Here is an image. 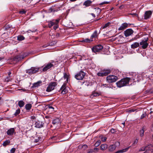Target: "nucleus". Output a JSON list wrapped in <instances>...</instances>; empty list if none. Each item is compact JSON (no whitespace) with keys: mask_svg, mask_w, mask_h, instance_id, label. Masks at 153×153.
Returning <instances> with one entry per match:
<instances>
[{"mask_svg":"<svg viewBox=\"0 0 153 153\" xmlns=\"http://www.w3.org/2000/svg\"><path fill=\"white\" fill-rule=\"evenodd\" d=\"M57 62H55L54 61L52 60L51 62L45 64L43 66L41 72H45L48 70L52 68H54L57 65ZM42 68V67H41Z\"/></svg>","mask_w":153,"mask_h":153,"instance_id":"1","label":"nucleus"},{"mask_svg":"<svg viewBox=\"0 0 153 153\" xmlns=\"http://www.w3.org/2000/svg\"><path fill=\"white\" fill-rule=\"evenodd\" d=\"M130 78L126 77L122 79L116 83L117 86L119 88L127 85H128Z\"/></svg>","mask_w":153,"mask_h":153,"instance_id":"2","label":"nucleus"},{"mask_svg":"<svg viewBox=\"0 0 153 153\" xmlns=\"http://www.w3.org/2000/svg\"><path fill=\"white\" fill-rule=\"evenodd\" d=\"M42 67H32L30 69L26 70V73L30 75L36 73L40 71H41Z\"/></svg>","mask_w":153,"mask_h":153,"instance_id":"3","label":"nucleus"},{"mask_svg":"<svg viewBox=\"0 0 153 153\" xmlns=\"http://www.w3.org/2000/svg\"><path fill=\"white\" fill-rule=\"evenodd\" d=\"M148 39V37L145 38L140 42L139 44L142 46L141 47L143 49H145L147 47L148 45V43H147Z\"/></svg>","mask_w":153,"mask_h":153,"instance_id":"4","label":"nucleus"},{"mask_svg":"<svg viewBox=\"0 0 153 153\" xmlns=\"http://www.w3.org/2000/svg\"><path fill=\"white\" fill-rule=\"evenodd\" d=\"M85 74V73L83 71H80L75 75V77L77 80H82L84 78Z\"/></svg>","mask_w":153,"mask_h":153,"instance_id":"5","label":"nucleus"},{"mask_svg":"<svg viewBox=\"0 0 153 153\" xmlns=\"http://www.w3.org/2000/svg\"><path fill=\"white\" fill-rule=\"evenodd\" d=\"M118 79L117 76L113 75H109L107 77V81L109 83H112L116 82Z\"/></svg>","mask_w":153,"mask_h":153,"instance_id":"6","label":"nucleus"},{"mask_svg":"<svg viewBox=\"0 0 153 153\" xmlns=\"http://www.w3.org/2000/svg\"><path fill=\"white\" fill-rule=\"evenodd\" d=\"M103 48V47L102 45H98L93 47L92 48V50L93 52L96 53L101 51Z\"/></svg>","mask_w":153,"mask_h":153,"instance_id":"7","label":"nucleus"},{"mask_svg":"<svg viewBox=\"0 0 153 153\" xmlns=\"http://www.w3.org/2000/svg\"><path fill=\"white\" fill-rule=\"evenodd\" d=\"M110 72L111 70L110 69L104 70L101 72L98 73L97 75L99 76H103L107 75L110 74Z\"/></svg>","mask_w":153,"mask_h":153,"instance_id":"8","label":"nucleus"},{"mask_svg":"<svg viewBox=\"0 0 153 153\" xmlns=\"http://www.w3.org/2000/svg\"><path fill=\"white\" fill-rule=\"evenodd\" d=\"M132 79L134 82H139L141 79V77L140 75H139L138 73L134 72L132 74Z\"/></svg>","mask_w":153,"mask_h":153,"instance_id":"9","label":"nucleus"},{"mask_svg":"<svg viewBox=\"0 0 153 153\" xmlns=\"http://www.w3.org/2000/svg\"><path fill=\"white\" fill-rule=\"evenodd\" d=\"M56 85V82H53L50 83L47 87L46 91L48 92L51 91L54 89Z\"/></svg>","mask_w":153,"mask_h":153,"instance_id":"10","label":"nucleus"},{"mask_svg":"<svg viewBox=\"0 0 153 153\" xmlns=\"http://www.w3.org/2000/svg\"><path fill=\"white\" fill-rule=\"evenodd\" d=\"M60 10V7L56 6L55 5L52 6L49 9V11L50 12H56Z\"/></svg>","mask_w":153,"mask_h":153,"instance_id":"11","label":"nucleus"},{"mask_svg":"<svg viewBox=\"0 0 153 153\" xmlns=\"http://www.w3.org/2000/svg\"><path fill=\"white\" fill-rule=\"evenodd\" d=\"M44 123L39 120L36 121L35 127L36 128H40L43 127Z\"/></svg>","mask_w":153,"mask_h":153,"instance_id":"12","label":"nucleus"},{"mask_svg":"<svg viewBox=\"0 0 153 153\" xmlns=\"http://www.w3.org/2000/svg\"><path fill=\"white\" fill-rule=\"evenodd\" d=\"M119 142H116L115 143V144L111 145L109 146L108 148L109 151L111 152L113 151L115 149L117 146H119Z\"/></svg>","mask_w":153,"mask_h":153,"instance_id":"13","label":"nucleus"},{"mask_svg":"<svg viewBox=\"0 0 153 153\" xmlns=\"http://www.w3.org/2000/svg\"><path fill=\"white\" fill-rule=\"evenodd\" d=\"M66 84L65 83H64L62 87H61L60 90L61 91V94H64L67 93L68 91L66 87Z\"/></svg>","mask_w":153,"mask_h":153,"instance_id":"14","label":"nucleus"},{"mask_svg":"<svg viewBox=\"0 0 153 153\" xmlns=\"http://www.w3.org/2000/svg\"><path fill=\"white\" fill-rule=\"evenodd\" d=\"M152 13V12L151 10L146 11L144 15V19H149L151 16Z\"/></svg>","mask_w":153,"mask_h":153,"instance_id":"15","label":"nucleus"},{"mask_svg":"<svg viewBox=\"0 0 153 153\" xmlns=\"http://www.w3.org/2000/svg\"><path fill=\"white\" fill-rule=\"evenodd\" d=\"M134 32L131 29H128L124 31V34L126 37H128L131 35Z\"/></svg>","mask_w":153,"mask_h":153,"instance_id":"16","label":"nucleus"},{"mask_svg":"<svg viewBox=\"0 0 153 153\" xmlns=\"http://www.w3.org/2000/svg\"><path fill=\"white\" fill-rule=\"evenodd\" d=\"M16 132L15 128H11L9 129L7 131V134L9 136H12L14 134H15Z\"/></svg>","mask_w":153,"mask_h":153,"instance_id":"17","label":"nucleus"},{"mask_svg":"<svg viewBox=\"0 0 153 153\" xmlns=\"http://www.w3.org/2000/svg\"><path fill=\"white\" fill-rule=\"evenodd\" d=\"M152 146L150 145L147 146L146 147V151L145 152L146 153H152L153 151V149L151 148Z\"/></svg>","mask_w":153,"mask_h":153,"instance_id":"18","label":"nucleus"},{"mask_svg":"<svg viewBox=\"0 0 153 153\" xmlns=\"http://www.w3.org/2000/svg\"><path fill=\"white\" fill-rule=\"evenodd\" d=\"M128 26L127 23H124L122 24L120 27L118 29L119 30H123L126 29Z\"/></svg>","mask_w":153,"mask_h":153,"instance_id":"19","label":"nucleus"},{"mask_svg":"<svg viewBox=\"0 0 153 153\" xmlns=\"http://www.w3.org/2000/svg\"><path fill=\"white\" fill-rule=\"evenodd\" d=\"M61 123L60 120L59 118H57L53 120L52 124L53 125H57Z\"/></svg>","mask_w":153,"mask_h":153,"instance_id":"20","label":"nucleus"},{"mask_svg":"<svg viewBox=\"0 0 153 153\" xmlns=\"http://www.w3.org/2000/svg\"><path fill=\"white\" fill-rule=\"evenodd\" d=\"M92 1L90 0H87L85 1L83 4V5L86 7L90 6L91 4Z\"/></svg>","mask_w":153,"mask_h":153,"instance_id":"21","label":"nucleus"},{"mask_svg":"<svg viewBox=\"0 0 153 153\" xmlns=\"http://www.w3.org/2000/svg\"><path fill=\"white\" fill-rule=\"evenodd\" d=\"M140 45L138 42H135L131 45V48L132 49H135L138 47Z\"/></svg>","mask_w":153,"mask_h":153,"instance_id":"22","label":"nucleus"},{"mask_svg":"<svg viewBox=\"0 0 153 153\" xmlns=\"http://www.w3.org/2000/svg\"><path fill=\"white\" fill-rule=\"evenodd\" d=\"M10 140H7L3 142V143L2 144L3 146H4L5 147L7 146L8 145L10 144Z\"/></svg>","mask_w":153,"mask_h":153,"instance_id":"23","label":"nucleus"},{"mask_svg":"<svg viewBox=\"0 0 153 153\" xmlns=\"http://www.w3.org/2000/svg\"><path fill=\"white\" fill-rule=\"evenodd\" d=\"M93 40L91 38H90V39L86 38L85 39H83L81 41V42H90L93 41Z\"/></svg>","mask_w":153,"mask_h":153,"instance_id":"24","label":"nucleus"},{"mask_svg":"<svg viewBox=\"0 0 153 153\" xmlns=\"http://www.w3.org/2000/svg\"><path fill=\"white\" fill-rule=\"evenodd\" d=\"M63 79H65V82L64 83H65L66 84V83H68V76L67 75V74L66 73H64V76L63 77Z\"/></svg>","mask_w":153,"mask_h":153,"instance_id":"25","label":"nucleus"},{"mask_svg":"<svg viewBox=\"0 0 153 153\" xmlns=\"http://www.w3.org/2000/svg\"><path fill=\"white\" fill-rule=\"evenodd\" d=\"M97 36V30L95 31L93 34L92 35L91 38L93 39V38H95Z\"/></svg>","mask_w":153,"mask_h":153,"instance_id":"26","label":"nucleus"},{"mask_svg":"<svg viewBox=\"0 0 153 153\" xmlns=\"http://www.w3.org/2000/svg\"><path fill=\"white\" fill-rule=\"evenodd\" d=\"M100 147L102 150H105L107 148V145L106 144H102Z\"/></svg>","mask_w":153,"mask_h":153,"instance_id":"27","label":"nucleus"},{"mask_svg":"<svg viewBox=\"0 0 153 153\" xmlns=\"http://www.w3.org/2000/svg\"><path fill=\"white\" fill-rule=\"evenodd\" d=\"M32 107V105L31 104H27L26 105L25 108L26 110H30Z\"/></svg>","mask_w":153,"mask_h":153,"instance_id":"28","label":"nucleus"},{"mask_svg":"<svg viewBox=\"0 0 153 153\" xmlns=\"http://www.w3.org/2000/svg\"><path fill=\"white\" fill-rule=\"evenodd\" d=\"M145 128L144 127H143L141 130L140 131V135L141 137H142L144 135V129Z\"/></svg>","mask_w":153,"mask_h":153,"instance_id":"29","label":"nucleus"},{"mask_svg":"<svg viewBox=\"0 0 153 153\" xmlns=\"http://www.w3.org/2000/svg\"><path fill=\"white\" fill-rule=\"evenodd\" d=\"M42 83L41 81L38 82H37L34 83L33 85V86L34 87H37L40 86V84Z\"/></svg>","mask_w":153,"mask_h":153,"instance_id":"30","label":"nucleus"},{"mask_svg":"<svg viewBox=\"0 0 153 153\" xmlns=\"http://www.w3.org/2000/svg\"><path fill=\"white\" fill-rule=\"evenodd\" d=\"M25 38L22 35H19L17 36V40L19 41H21L24 40Z\"/></svg>","mask_w":153,"mask_h":153,"instance_id":"31","label":"nucleus"},{"mask_svg":"<svg viewBox=\"0 0 153 153\" xmlns=\"http://www.w3.org/2000/svg\"><path fill=\"white\" fill-rule=\"evenodd\" d=\"M25 104L24 102L22 100L20 101L19 102L18 105L20 107H23Z\"/></svg>","mask_w":153,"mask_h":153,"instance_id":"32","label":"nucleus"},{"mask_svg":"<svg viewBox=\"0 0 153 153\" xmlns=\"http://www.w3.org/2000/svg\"><path fill=\"white\" fill-rule=\"evenodd\" d=\"M24 56H22L21 55H17L16 56V58L18 59V60H21L23 59H24Z\"/></svg>","mask_w":153,"mask_h":153,"instance_id":"33","label":"nucleus"},{"mask_svg":"<svg viewBox=\"0 0 153 153\" xmlns=\"http://www.w3.org/2000/svg\"><path fill=\"white\" fill-rule=\"evenodd\" d=\"M54 25V22H53L52 21H51L49 22L48 25L49 28H51L53 25Z\"/></svg>","mask_w":153,"mask_h":153,"instance_id":"34","label":"nucleus"},{"mask_svg":"<svg viewBox=\"0 0 153 153\" xmlns=\"http://www.w3.org/2000/svg\"><path fill=\"white\" fill-rule=\"evenodd\" d=\"M20 110L19 109H18L17 110H16V112L14 114V115L15 116H16L18 114H19L20 113Z\"/></svg>","mask_w":153,"mask_h":153,"instance_id":"35","label":"nucleus"},{"mask_svg":"<svg viewBox=\"0 0 153 153\" xmlns=\"http://www.w3.org/2000/svg\"><path fill=\"white\" fill-rule=\"evenodd\" d=\"M110 23L109 22H108L107 23L105 24L104 26L102 27V29L108 27L110 25Z\"/></svg>","mask_w":153,"mask_h":153,"instance_id":"36","label":"nucleus"},{"mask_svg":"<svg viewBox=\"0 0 153 153\" xmlns=\"http://www.w3.org/2000/svg\"><path fill=\"white\" fill-rule=\"evenodd\" d=\"M101 143V141L100 140H98L94 144V146L95 147H97L99 146Z\"/></svg>","mask_w":153,"mask_h":153,"instance_id":"37","label":"nucleus"},{"mask_svg":"<svg viewBox=\"0 0 153 153\" xmlns=\"http://www.w3.org/2000/svg\"><path fill=\"white\" fill-rule=\"evenodd\" d=\"M56 44V42L55 41L49 43V45L50 46H54Z\"/></svg>","mask_w":153,"mask_h":153,"instance_id":"38","label":"nucleus"},{"mask_svg":"<svg viewBox=\"0 0 153 153\" xmlns=\"http://www.w3.org/2000/svg\"><path fill=\"white\" fill-rule=\"evenodd\" d=\"M16 150V149L15 148H13L10 150V153H14Z\"/></svg>","mask_w":153,"mask_h":153,"instance_id":"39","label":"nucleus"},{"mask_svg":"<svg viewBox=\"0 0 153 153\" xmlns=\"http://www.w3.org/2000/svg\"><path fill=\"white\" fill-rule=\"evenodd\" d=\"M10 77L11 76H8L6 77L5 79V81L7 82H8L10 81Z\"/></svg>","mask_w":153,"mask_h":153,"instance_id":"40","label":"nucleus"},{"mask_svg":"<svg viewBox=\"0 0 153 153\" xmlns=\"http://www.w3.org/2000/svg\"><path fill=\"white\" fill-rule=\"evenodd\" d=\"M107 138L106 137H101V140L103 142H105Z\"/></svg>","mask_w":153,"mask_h":153,"instance_id":"41","label":"nucleus"},{"mask_svg":"<svg viewBox=\"0 0 153 153\" xmlns=\"http://www.w3.org/2000/svg\"><path fill=\"white\" fill-rule=\"evenodd\" d=\"M146 115V113H143L142 115L140 117V119H142L144 118Z\"/></svg>","mask_w":153,"mask_h":153,"instance_id":"42","label":"nucleus"},{"mask_svg":"<svg viewBox=\"0 0 153 153\" xmlns=\"http://www.w3.org/2000/svg\"><path fill=\"white\" fill-rule=\"evenodd\" d=\"M26 12V11H25L24 10H23L21 11H20L19 12V13L21 14H25Z\"/></svg>","mask_w":153,"mask_h":153,"instance_id":"43","label":"nucleus"},{"mask_svg":"<svg viewBox=\"0 0 153 153\" xmlns=\"http://www.w3.org/2000/svg\"><path fill=\"white\" fill-rule=\"evenodd\" d=\"M109 2H107V1H104L103 2H102V3H101L100 4H99L100 5H102L103 4H108Z\"/></svg>","mask_w":153,"mask_h":153,"instance_id":"44","label":"nucleus"},{"mask_svg":"<svg viewBox=\"0 0 153 153\" xmlns=\"http://www.w3.org/2000/svg\"><path fill=\"white\" fill-rule=\"evenodd\" d=\"M116 131V130L114 128H111V132L112 133H114Z\"/></svg>","mask_w":153,"mask_h":153,"instance_id":"45","label":"nucleus"},{"mask_svg":"<svg viewBox=\"0 0 153 153\" xmlns=\"http://www.w3.org/2000/svg\"><path fill=\"white\" fill-rule=\"evenodd\" d=\"M146 147H142V148H140L139 150V151H144L145 150Z\"/></svg>","mask_w":153,"mask_h":153,"instance_id":"46","label":"nucleus"},{"mask_svg":"<svg viewBox=\"0 0 153 153\" xmlns=\"http://www.w3.org/2000/svg\"><path fill=\"white\" fill-rule=\"evenodd\" d=\"M55 25L53 27V29L55 30L58 27V25L57 24H55Z\"/></svg>","mask_w":153,"mask_h":153,"instance_id":"47","label":"nucleus"},{"mask_svg":"<svg viewBox=\"0 0 153 153\" xmlns=\"http://www.w3.org/2000/svg\"><path fill=\"white\" fill-rule=\"evenodd\" d=\"M94 152V151L92 149H90L88 151L87 153H92Z\"/></svg>","mask_w":153,"mask_h":153,"instance_id":"48","label":"nucleus"},{"mask_svg":"<svg viewBox=\"0 0 153 153\" xmlns=\"http://www.w3.org/2000/svg\"><path fill=\"white\" fill-rule=\"evenodd\" d=\"M136 111V109H131L130 110L128 111L129 112H134L135 111Z\"/></svg>","mask_w":153,"mask_h":153,"instance_id":"49","label":"nucleus"},{"mask_svg":"<svg viewBox=\"0 0 153 153\" xmlns=\"http://www.w3.org/2000/svg\"><path fill=\"white\" fill-rule=\"evenodd\" d=\"M99 94L97 93H94L93 94V95L94 97H97L99 96Z\"/></svg>","mask_w":153,"mask_h":153,"instance_id":"50","label":"nucleus"},{"mask_svg":"<svg viewBox=\"0 0 153 153\" xmlns=\"http://www.w3.org/2000/svg\"><path fill=\"white\" fill-rule=\"evenodd\" d=\"M48 46H49V44L48 43L47 44H45L44 45H43L42 47L43 48H46Z\"/></svg>","mask_w":153,"mask_h":153,"instance_id":"51","label":"nucleus"},{"mask_svg":"<svg viewBox=\"0 0 153 153\" xmlns=\"http://www.w3.org/2000/svg\"><path fill=\"white\" fill-rule=\"evenodd\" d=\"M82 147L84 149H85L87 148L88 146L86 145L85 144L82 146Z\"/></svg>","mask_w":153,"mask_h":153,"instance_id":"52","label":"nucleus"},{"mask_svg":"<svg viewBox=\"0 0 153 153\" xmlns=\"http://www.w3.org/2000/svg\"><path fill=\"white\" fill-rule=\"evenodd\" d=\"M59 19H56L55 20L56 22H54L55 24H57V23L59 22Z\"/></svg>","mask_w":153,"mask_h":153,"instance_id":"53","label":"nucleus"},{"mask_svg":"<svg viewBox=\"0 0 153 153\" xmlns=\"http://www.w3.org/2000/svg\"><path fill=\"white\" fill-rule=\"evenodd\" d=\"M138 141V139H137L133 143V144H136L137 143Z\"/></svg>","mask_w":153,"mask_h":153,"instance_id":"54","label":"nucleus"},{"mask_svg":"<svg viewBox=\"0 0 153 153\" xmlns=\"http://www.w3.org/2000/svg\"><path fill=\"white\" fill-rule=\"evenodd\" d=\"M49 108V109H52L53 110H54V108L52 106H49L48 107Z\"/></svg>","mask_w":153,"mask_h":153,"instance_id":"55","label":"nucleus"},{"mask_svg":"<svg viewBox=\"0 0 153 153\" xmlns=\"http://www.w3.org/2000/svg\"><path fill=\"white\" fill-rule=\"evenodd\" d=\"M99 150V149L98 148H95L94 149V151L97 152V151Z\"/></svg>","mask_w":153,"mask_h":153,"instance_id":"56","label":"nucleus"},{"mask_svg":"<svg viewBox=\"0 0 153 153\" xmlns=\"http://www.w3.org/2000/svg\"><path fill=\"white\" fill-rule=\"evenodd\" d=\"M60 36V34L59 33H57L56 34V36L57 37H59Z\"/></svg>","mask_w":153,"mask_h":153,"instance_id":"57","label":"nucleus"},{"mask_svg":"<svg viewBox=\"0 0 153 153\" xmlns=\"http://www.w3.org/2000/svg\"><path fill=\"white\" fill-rule=\"evenodd\" d=\"M130 14L131 15L136 16H137V14L136 13H131Z\"/></svg>","mask_w":153,"mask_h":153,"instance_id":"58","label":"nucleus"},{"mask_svg":"<svg viewBox=\"0 0 153 153\" xmlns=\"http://www.w3.org/2000/svg\"><path fill=\"white\" fill-rule=\"evenodd\" d=\"M91 14L94 17H96V16L93 13H91Z\"/></svg>","mask_w":153,"mask_h":153,"instance_id":"59","label":"nucleus"},{"mask_svg":"<svg viewBox=\"0 0 153 153\" xmlns=\"http://www.w3.org/2000/svg\"><path fill=\"white\" fill-rule=\"evenodd\" d=\"M11 73L10 72H9L8 73V75L9 76H11Z\"/></svg>","mask_w":153,"mask_h":153,"instance_id":"60","label":"nucleus"},{"mask_svg":"<svg viewBox=\"0 0 153 153\" xmlns=\"http://www.w3.org/2000/svg\"><path fill=\"white\" fill-rule=\"evenodd\" d=\"M105 87H106V88H108L109 87V86H108V85L106 84H105Z\"/></svg>","mask_w":153,"mask_h":153,"instance_id":"61","label":"nucleus"},{"mask_svg":"<svg viewBox=\"0 0 153 153\" xmlns=\"http://www.w3.org/2000/svg\"><path fill=\"white\" fill-rule=\"evenodd\" d=\"M45 118L47 119L49 118V117L48 116H46L45 117Z\"/></svg>","mask_w":153,"mask_h":153,"instance_id":"62","label":"nucleus"},{"mask_svg":"<svg viewBox=\"0 0 153 153\" xmlns=\"http://www.w3.org/2000/svg\"><path fill=\"white\" fill-rule=\"evenodd\" d=\"M4 57H0V61L2 59H4Z\"/></svg>","mask_w":153,"mask_h":153,"instance_id":"63","label":"nucleus"},{"mask_svg":"<svg viewBox=\"0 0 153 153\" xmlns=\"http://www.w3.org/2000/svg\"><path fill=\"white\" fill-rule=\"evenodd\" d=\"M122 124L123 125V126H124L125 123V122H123L122 123Z\"/></svg>","mask_w":153,"mask_h":153,"instance_id":"64","label":"nucleus"}]
</instances>
